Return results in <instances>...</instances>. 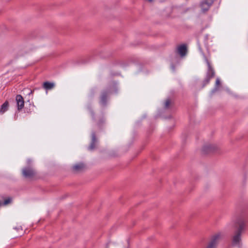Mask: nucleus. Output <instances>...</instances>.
<instances>
[{"instance_id": "f257e3e1", "label": "nucleus", "mask_w": 248, "mask_h": 248, "mask_svg": "<svg viewBox=\"0 0 248 248\" xmlns=\"http://www.w3.org/2000/svg\"><path fill=\"white\" fill-rule=\"evenodd\" d=\"M223 234L221 232H218L212 235L210 241L205 248H217L219 241L222 239Z\"/></svg>"}, {"instance_id": "f03ea898", "label": "nucleus", "mask_w": 248, "mask_h": 248, "mask_svg": "<svg viewBox=\"0 0 248 248\" xmlns=\"http://www.w3.org/2000/svg\"><path fill=\"white\" fill-rule=\"evenodd\" d=\"M207 66H208V71L206 74V78L204 81V85L203 86H205V85L207 84L210 79L213 78L215 76V72L213 69V68L212 67L211 64L209 61L206 58L205 59Z\"/></svg>"}, {"instance_id": "7ed1b4c3", "label": "nucleus", "mask_w": 248, "mask_h": 248, "mask_svg": "<svg viewBox=\"0 0 248 248\" xmlns=\"http://www.w3.org/2000/svg\"><path fill=\"white\" fill-rule=\"evenodd\" d=\"M245 225L243 224H241L239 225V229L235 233V234L233 236L232 238V244L234 245H239L240 244L241 241V234L242 231L244 229Z\"/></svg>"}, {"instance_id": "20e7f679", "label": "nucleus", "mask_w": 248, "mask_h": 248, "mask_svg": "<svg viewBox=\"0 0 248 248\" xmlns=\"http://www.w3.org/2000/svg\"><path fill=\"white\" fill-rule=\"evenodd\" d=\"M213 2L214 0H202L200 4L202 11L204 12L208 11Z\"/></svg>"}, {"instance_id": "39448f33", "label": "nucleus", "mask_w": 248, "mask_h": 248, "mask_svg": "<svg viewBox=\"0 0 248 248\" xmlns=\"http://www.w3.org/2000/svg\"><path fill=\"white\" fill-rule=\"evenodd\" d=\"M23 176L26 178H32L36 174L35 171L31 168H25L22 170Z\"/></svg>"}, {"instance_id": "423d86ee", "label": "nucleus", "mask_w": 248, "mask_h": 248, "mask_svg": "<svg viewBox=\"0 0 248 248\" xmlns=\"http://www.w3.org/2000/svg\"><path fill=\"white\" fill-rule=\"evenodd\" d=\"M16 105L18 110H21L24 107V100L21 95H17L16 97Z\"/></svg>"}, {"instance_id": "0eeeda50", "label": "nucleus", "mask_w": 248, "mask_h": 248, "mask_svg": "<svg viewBox=\"0 0 248 248\" xmlns=\"http://www.w3.org/2000/svg\"><path fill=\"white\" fill-rule=\"evenodd\" d=\"M177 52L181 57H184L187 53L186 46L184 44L178 46L177 47Z\"/></svg>"}, {"instance_id": "6e6552de", "label": "nucleus", "mask_w": 248, "mask_h": 248, "mask_svg": "<svg viewBox=\"0 0 248 248\" xmlns=\"http://www.w3.org/2000/svg\"><path fill=\"white\" fill-rule=\"evenodd\" d=\"M85 169V165L83 163H79L73 167V170L76 172H79Z\"/></svg>"}, {"instance_id": "1a4fd4ad", "label": "nucleus", "mask_w": 248, "mask_h": 248, "mask_svg": "<svg viewBox=\"0 0 248 248\" xmlns=\"http://www.w3.org/2000/svg\"><path fill=\"white\" fill-rule=\"evenodd\" d=\"M96 142V139L95 135L94 133H93L92 135V142L89 147L91 150H93L95 148V144Z\"/></svg>"}, {"instance_id": "9d476101", "label": "nucleus", "mask_w": 248, "mask_h": 248, "mask_svg": "<svg viewBox=\"0 0 248 248\" xmlns=\"http://www.w3.org/2000/svg\"><path fill=\"white\" fill-rule=\"evenodd\" d=\"M43 88L46 90H49L53 89L55 86V84L53 82H45L43 83Z\"/></svg>"}, {"instance_id": "9b49d317", "label": "nucleus", "mask_w": 248, "mask_h": 248, "mask_svg": "<svg viewBox=\"0 0 248 248\" xmlns=\"http://www.w3.org/2000/svg\"><path fill=\"white\" fill-rule=\"evenodd\" d=\"M9 107V103L8 101H5L1 106L0 111L1 113H4L8 110Z\"/></svg>"}, {"instance_id": "f8f14e48", "label": "nucleus", "mask_w": 248, "mask_h": 248, "mask_svg": "<svg viewBox=\"0 0 248 248\" xmlns=\"http://www.w3.org/2000/svg\"><path fill=\"white\" fill-rule=\"evenodd\" d=\"M107 98V93H103L101 96V101L103 104H105L106 102Z\"/></svg>"}, {"instance_id": "ddd939ff", "label": "nucleus", "mask_w": 248, "mask_h": 248, "mask_svg": "<svg viewBox=\"0 0 248 248\" xmlns=\"http://www.w3.org/2000/svg\"><path fill=\"white\" fill-rule=\"evenodd\" d=\"M220 80L218 78H217L216 81V87L215 88V89L212 91V93H215L218 90V86L220 85Z\"/></svg>"}, {"instance_id": "4468645a", "label": "nucleus", "mask_w": 248, "mask_h": 248, "mask_svg": "<svg viewBox=\"0 0 248 248\" xmlns=\"http://www.w3.org/2000/svg\"><path fill=\"white\" fill-rule=\"evenodd\" d=\"M12 202V198L10 197H8L4 201V202L2 203V204L3 205H6Z\"/></svg>"}, {"instance_id": "2eb2a0df", "label": "nucleus", "mask_w": 248, "mask_h": 248, "mask_svg": "<svg viewBox=\"0 0 248 248\" xmlns=\"http://www.w3.org/2000/svg\"><path fill=\"white\" fill-rule=\"evenodd\" d=\"M170 104V101L169 100H166L165 102V107L168 108L169 107V105Z\"/></svg>"}, {"instance_id": "dca6fc26", "label": "nucleus", "mask_w": 248, "mask_h": 248, "mask_svg": "<svg viewBox=\"0 0 248 248\" xmlns=\"http://www.w3.org/2000/svg\"><path fill=\"white\" fill-rule=\"evenodd\" d=\"M32 91H31L29 93V94H32Z\"/></svg>"}, {"instance_id": "f3484780", "label": "nucleus", "mask_w": 248, "mask_h": 248, "mask_svg": "<svg viewBox=\"0 0 248 248\" xmlns=\"http://www.w3.org/2000/svg\"><path fill=\"white\" fill-rule=\"evenodd\" d=\"M148 1H149V2H152L153 1V0H147Z\"/></svg>"}]
</instances>
